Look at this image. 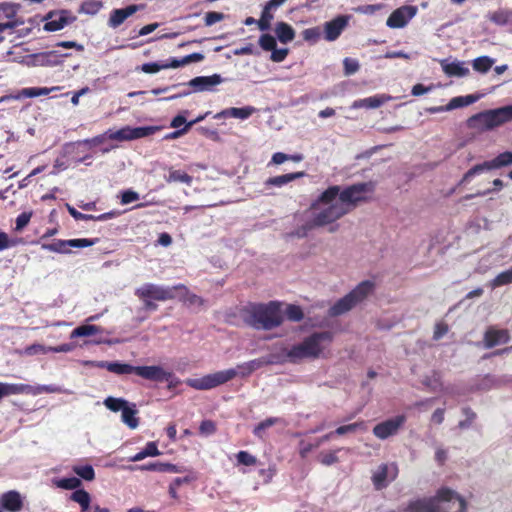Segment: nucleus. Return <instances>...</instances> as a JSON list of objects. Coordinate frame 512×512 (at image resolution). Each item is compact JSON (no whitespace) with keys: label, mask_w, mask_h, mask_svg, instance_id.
I'll return each mask as SVG.
<instances>
[{"label":"nucleus","mask_w":512,"mask_h":512,"mask_svg":"<svg viewBox=\"0 0 512 512\" xmlns=\"http://www.w3.org/2000/svg\"><path fill=\"white\" fill-rule=\"evenodd\" d=\"M333 340L331 331L314 332L305 337L302 342L292 345L290 348H283L277 353L280 364H299L306 359H317L324 351L323 342L330 343Z\"/></svg>","instance_id":"1"},{"label":"nucleus","mask_w":512,"mask_h":512,"mask_svg":"<svg viewBox=\"0 0 512 512\" xmlns=\"http://www.w3.org/2000/svg\"><path fill=\"white\" fill-rule=\"evenodd\" d=\"M240 314L245 324L258 330L274 329L284 320L281 303L278 301L250 303L241 309Z\"/></svg>","instance_id":"2"},{"label":"nucleus","mask_w":512,"mask_h":512,"mask_svg":"<svg viewBox=\"0 0 512 512\" xmlns=\"http://www.w3.org/2000/svg\"><path fill=\"white\" fill-rule=\"evenodd\" d=\"M339 186L328 187L312 203L311 209L319 210L312 219L313 226L322 227L335 222L347 213L349 209L344 207L338 198Z\"/></svg>","instance_id":"3"},{"label":"nucleus","mask_w":512,"mask_h":512,"mask_svg":"<svg viewBox=\"0 0 512 512\" xmlns=\"http://www.w3.org/2000/svg\"><path fill=\"white\" fill-rule=\"evenodd\" d=\"M248 363L245 362L237 366V370L234 368L218 371L212 374L205 375L201 378H189L185 382L191 388L196 390H209L225 384L234 379L238 374L241 377H247L253 372L248 369Z\"/></svg>","instance_id":"4"},{"label":"nucleus","mask_w":512,"mask_h":512,"mask_svg":"<svg viewBox=\"0 0 512 512\" xmlns=\"http://www.w3.org/2000/svg\"><path fill=\"white\" fill-rule=\"evenodd\" d=\"M151 133L150 127H135L130 126L123 127L117 131H109L105 134L97 135L93 138L79 140L76 142L77 146H83L86 149H92L93 147L99 146L108 138L110 140L117 141H129L139 139L148 136Z\"/></svg>","instance_id":"5"},{"label":"nucleus","mask_w":512,"mask_h":512,"mask_svg":"<svg viewBox=\"0 0 512 512\" xmlns=\"http://www.w3.org/2000/svg\"><path fill=\"white\" fill-rule=\"evenodd\" d=\"M374 288L375 284L370 280L360 282L352 291L329 308L328 315L330 317H336L350 311L371 294Z\"/></svg>","instance_id":"6"},{"label":"nucleus","mask_w":512,"mask_h":512,"mask_svg":"<svg viewBox=\"0 0 512 512\" xmlns=\"http://www.w3.org/2000/svg\"><path fill=\"white\" fill-rule=\"evenodd\" d=\"M512 120V105L488 110L471 116L467 120L469 128L488 130Z\"/></svg>","instance_id":"7"},{"label":"nucleus","mask_w":512,"mask_h":512,"mask_svg":"<svg viewBox=\"0 0 512 512\" xmlns=\"http://www.w3.org/2000/svg\"><path fill=\"white\" fill-rule=\"evenodd\" d=\"M374 186L372 183H356L341 190L339 188L338 199L344 207L349 209V212L357 206L358 203L366 202L368 197L367 193L372 192Z\"/></svg>","instance_id":"8"},{"label":"nucleus","mask_w":512,"mask_h":512,"mask_svg":"<svg viewBox=\"0 0 512 512\" xmlns=\"http://www.w3.org/2000/svg\"><path fill=\"white\" fill-rule=\"evenodd\" d=\"M512 164V151L500 153L494 159L477 164L470 168L462 177L459 184L468 182L472 177L484 171L499 169Z\"/></svg>","instance_id":"9"},{"label":"nucleus","mask_w":512,"mask_h":512,"mask_svg":"<svg viewBox=\"0 0 512 512\" xmlns=\"http://www.w3.org/2000/svg\"><path fill=\"white\" fill-rule=\"evenodd\" d=\"M166 299H178L188 307H200L204 300L193 293H190L185 285L179 284L173 287H162V301Z\"/></svg>","instance_id":"10"},{"label":"nucleus","mask_w":512,"mask_h":512,"mask_svg":"<svg viewBox=\"0 0 512 512\" xmlns=\"http://www.w3.org/2000/svg\"><path fill=\"white\" fill-rule=\"evenodd\" d=\"M98 242V239H69V240H56L49 244H42V249L56 253H69L70 248H85L92 246Z\"/></svg>","instance_id":"11"},{"label":"nucleus","mask_w":512,"mask_h":512,"mask_svg":"<svg viewBox=\"0 0 512 512\" xmlns=\"http://www.w3.org/2000/svg\"><path fill=\"white\" fill-rule=\"evenodd\" d=\"M405 422V415H397L394 418L387 419L375 425L373 428V434L378 439H387L388 437L397 434V432L405 424Z\"/></svg>","instance_id":"12"},{"label":"nucleus","mask_w":512,"mask_h":512,"mask_svg":"<svg viewBox=\"0 0 512 512\" xmlns=\"http://www.w3.org/2000/svg\"><path fill=\"white\" fill-rule=\"evenodd\" d=\"M76 16L70 10L52 11L47 15L44 30L54 32L63 29L66 25L76 21Z\"/></svg>","instance_id":"13"},{"label":"nucleus","mask_w":512,"mask_h":512,"mask_svg":"<svg viewBox=\"0 0 512 512\" xmlns=\"http://www.w3.org/2000/svg\"><path fill=\"white\" fill-rule=\"evenodd\" d=\"M223 82L222 77L219 74H213L210 76H197L191 79L186 85L190 87V90L183 91L182 95H188L191 92H203L212 91L215 86Z\"/></svg>","instance_id":"14"},{"label":"nucleus","mask_w":512,"mask_h":512,"mask_svg":"<svg viewBox=\"0 0 512 512\" xmlns=\"http://www.w3.org/2000/svg\"><path fill=\"white\" fill-rule=\"evenodd\" d=\"M416 12L415 6H402L390 14L386 24L390 28H402L415 16Z\"/></svg>","instance_id":"15"},{"label":"nucleus","mask_w":512,"mask_h":512,"mask_svg":"<svg viewBox=\"0 0 512 512\" xmlns=\"http://www.w3.org/2000/svg\"><path fill=\"white\" fill-rule=\"evenodd\" d=\"M510 341V333L507 329H496L489 327L484 333L483 343L485 348L490 349Z\"/></svg>","instance_id":"16"},{"label":"nucleus","mask_w":512,"mask_h":512,"mask_svg":"<svg viewBox=\"0 0 512 512\" xmlns=\"http://www.w3.org/2000/svg\"><path fill=\"white\" fill-rule=\"evenodd\" d=\"M0 506L8 512H19L24 506L23 497L16 490H9L0 496Z\"/></svg>","instance_id":"17"},{"label":"nucleus","mask_w":512,"mask_h":512,"mask_svg":"<svg viewBox=\"0 0 512 512\" xmlns=\"http://www.w3.org/2000/svg\"><path fill=\"white\" fill-rule=\"evenodd\" d=\"M403 512H443L436 498H422L410 501Z\"/></svg>","instance_id":"18"},{"label":"nucleus","mask_w":512,"mask_h":512,"mask_svg":"<svg viewBox=\"0 0 512 512\" xmlns=\"http://www.w3.org/2000/svg\"><path fill=\"white\" fill-rule=\"evenodd\" d=\"M348 24L346 16H338L335 19L326 22L324 25L325 39L327 41H335Z\"/></svg>","instance_id":"19"},{"label":"nucleus","mask_w":512,"mask_h":512,"mask_svg":"<svg viewBox=\"0 0 512 512\" xmlns=\"http://www.w3.org/2000/svg\"><path fill=\"white\" fill-rule=\"evenodd\" d=\"M138 297L144 302L147 309L155 310L157 304L154 301L160 300V289L154 285H144L136 291Z\"/></svg>","instance_id":"20"},{"label":"nucleus","mask_w":512,"mask_h":512,"mask_svg":"<svg viewBox=\"0 0 512 512\" xmlns=\"http://www.w3.org/2000/svg\"><path fill=\"white\" fill-rule=\"evenodd\" d=\"M392 100V97L387 94H377L374 96H370L363 99L355 100L351 108L352 109H359V108H367V109H375L383 104L387 103L388 101Z\"/></svg>","instance_id":"21"},{"label":"nucleus","mask_w":512,"mask_h":512,"mask_svg":"<svg viewBox=\"0 0 512 512\" xmlns=\"http://www.w3.org/2000/svg\"><path fill=\"white\" fill-rule=\"evenodd\" d=\"M67 210L69 212V214L77 221H106L108 219H112L116 216H118V212L117 211H110V212H106V213H103V214H100V215H92V214H84V213H81L79 212L78 210H76L74 207L70 206L69 204H67Z\"/></svg>","instance_id":"22"},{"label":"nucleus","mask_w":512,"mask_h":512,"mask_svg":"<svg viewBox=\"0 0 512 512\" xmlns=\"http://www.w3.org/2000/svg\"><path fill=\"white\" fill-rule=\"evenodd\" d=\"M203 59L204 55L202 53H192L182 58L170 57L164 63H162V69L178 68L190 63L200 62Z\"/></svg>","instance_id":"23"},{"label":"nucleus","mask_w":512,"mask_h":512,"mask_svg":"<svg viewBox=\"0 0 512 512\" xmlns=\"http://www.w3.org/2000/svg\"><path fill=\"white\" fill-rule=\"evenodd\" d=\"M137 11L136 5H129L125 8L114 9L109 18V25L112 27H118L121 25L128 17L133 15Z\"/></svg>","instance_id":"24"},{"label":"nucleus","mask_w":512,"mask_h":512,"mask_svg":"<svg viewBox=\"0 0 512 512\" xmlns=\"http://www.w3.org/2000/svg\"><path fill=\"white\" fill-rule=\"evenodd\" d=\"M437 503L439 504L440 501H451L453 498H456L459 502V511L458 512H466L467 511V503L465 499L456 494L453 490L449 488H441L437 491L436 496Z\"/></svg>","instance_id":"25"},{"label":"nucleus","mask_w":512,"mask_h":512,"mask_svg":"<svg viewBox=\"0 0 512 512\" xmlns=\"http://www.w3.org/2000/svg\"><path fill=\"white\" fill-rule=\"evenodd\" d=\"M304 176H305V172L300 171V172L287 173V174H283V175H279V176H275V177H270L265 181V186L266 187H272V186L282 187V186H284L296 179L302 178Z\"/></svg>","instance_id":"26"},{"label":"nucleus","mask_w":512,"mask_h":512,"mask_svg":"<svg viewBox=\"0 0 512 512\" xmlns=\"http://www.w3.org/2000/svg\"><path fill=\"white\" fill-rule=\"evenodd\" d=\"M275 33L278 40L284 44L293 41L295 38V31L292 26L283 21L276 24Z\"/></svg>","instance_id":"27"},{"label":"nucleus","mask_w":512,"mask_h":512,"mask_svg":"<svg viewBox=\"0 0 512 512\" xmlns=\"http://www.w3.org/2000/svg\"><path fill=\"white\" fill-rule=\"evenodd\" d=\"M98 367L106 368L109 372L115 373L117 375H126V374H132L134 366L127 364V363H121L118 361L115 362H100L98 364Z\"/></svg>","instance_id":"28"},{"label":"nucleus","mask_w":512,"mask_h":512,"mask_svg":"<svg viewBox=\"0 0 512 512\" xmlns=\"http://www.w3.org/2000/svg\"><path fill=\"white\" fill-rule=\"evenodd\" d=\"M161 379L162 383H167V390L170 393L168 398H171L182 391L179 388L180 386H182V382L174 374L162 370Z\"/></svg>","instance_id":"29"},{"label":"nucleus","mask_w":512,"mask_h":512,"mask_svg":"<svg viewBox=\"0 0 512 512\" xmlns=\"http://www.w3.org/2000/svg\"><path fill=\"white\" fill-rule=\"evenodd\" d=\"M255 112V108L251 106L242 107V108H229L227 110L218 113L215 118H220L221 116H230L239 119H247Z\"/></svg>","instance_id":"30"},{"label":"nucleus","mask_w":512,"mask_h":512,"mask_svg":"<svg viewBox=\"0 0 512 512\" xmlns=\"http://www.w3.org/2000/svg\"><path fill=\"white\" fill-rule=\"evenodd\" d=\"M488 18L496 25H506L509 22H512V10L507 8H500L494 12H491Z\"/></svg>","instance_id":"31"},{"label":"nucleus","mask_w":512,"mask_h":512,"mask_svg":"<svg viewBox=\"0 0 512 512\" xmlns=\"http://www.w3.org/2000/svg\"><path fill=\"white\" fill-rule=\"evenodd\" d=\"M442 69L450 77H464L469 74V69L460 62L442 63Z\"/></svg>","instance_id":"32"},{"label":"nucleus","mask_w":512,"mask_h":512,"mask_svg":"<svg viewBox=\"0 0 512 512\" xmlns=\"http://www.w3.org/2000/svg\"><path fill=\"white\" fill-rule=\"evenodd\" d=\"M166 180L169 183H181L190 186L193 178L183 170H174L170 168L169 174L166 176Z\"/></svg>","instance_id":"33"},{"label":"nucleus","mask_w":512,"mask_h":512,"mask_svg":"<svg viewBox=\"0 0 512 512\" xmlns=\"http://www.w3.org/2000/svg\"><path fill=\"white\" fill-rule=\"evenodd\" d=\"M133 373L148 380H157L160 378V367L134 366Z\"/></svg>","instance_id":"34"},{"label":"nucleus","mask_w":512,"mask_h":512,"mask_svg":"<svg viewBox=\"0 0 512 512\" xmlns=\"http://www.w3.org/2000/svg\"><path fill=\"white\" fill-rule=\"evenodd\" d=\"M248 369L252 372L260 369L261 367L265 365H272V364H280L281 360H279L277 353L270 354L267 358H258L253 359L251 361H248Z\"/></svg>","instance_id":"35"},{"label":"nucleus","mask_w":512,"mask_h":512,"mask_svg":"<svg viewBox=\"0 0 512 512\" xmlns=\"http://www.w3.org/2000/svg\"><path fill=\"white\" fill-rule=\"evenodd\" d=\"M101 331L102 328L97 325H80L71 332L70 337L73 339L76 337L92 336L100 333Z\"/></svg>","instance_id":"36"},{"label":"nucleus","mask_w":512,"mask_h":512,"mask_svg":"<svg viewBox=\"0 0 512 512\" xmlns=\"http://www.w3.org/2000/svg\"><path fill=\"white\" fill-rule=\"evenodd\" d=\"M158 454H159V452H158V448H157V443L149 442V443H147V445L145 446L144 449H142L140 452L136 453L134 456L129 457V461H133V462L141 461L146 457L156 456Z\"/></svg>","instance_id":"37"},{"label":"nucleus","mask_w":512,"mask_h":512,"mask_svg":"<svg viewBox=\"0 0 512 512\" xmlns=\"http://www.w3.org/2000/svg\"><path fill=\"white\" fill-rule=\"evenodd\" d=\"M70 499L78 503L81 506V508H84V510L90 509L91 497L90 494L84 489L75 490L71 494Z\"/></svg>","instance_id":"38"},{"label":"nucleus","mask_w":512,"mask_h":512,"mask_svg":"<svg viewBox=\"0 0 512 512\" xmlns=\"http://www.w3.org/2000/svg\"><path fill=\"white\" fill-rule=\"evenodd\" d=\"M136 413V409L130 407L129 405H127L122 410V421L131 429H135L139 424L138 418L136 417Z\"/></svg>","instance_id":"39"},{"label":"nucleus","mask_w":512,"mask_h":512,"mask_svg":"<svg viewBox=\"0 0 512 512\" xmlns=\"http://www.w3.org/2000/svg\"><path fill=\"white\" fill-rule=\"evenodd\" d=\"M494 59L488 56H480L473 60L472 67L475 71L480 73H487L493 66Z\"/></svg>","instance_id":"40"},{"label":"nucleus","mask_w":512,"mask_h":512,"mask_svg":"<svg viewBox=\"0 0 512 512\" xmlns=\"http://www.w3.org/2000/svg\"><path fill=\"white\" fill-rule=\"evenodd\" d=\"M35 60L43 66H55L60 63L56 51H50L35 55Z\"/></svg>","instance_id":"41"},{"label":"nucleus","mask_w":512,"mask_h":512,"mask_svg":"<svg viewBox=\"0 0 512 512\" xmlns=\"http://www.w3.org/2000/svg\"><path fill=\"white\" fill-rule=\"evenodd\" d=\"M367 429L365 421H358L348 425H342L336 428L335 434L338 436L345 435L347 433H354L357 430L365 431Z\"/></svg>","instance_id":"42"},{"label":"nucleus","mask_w":512,"mask_h":512,"mask_svg":"<svg viewBox=\"0 0 512 512\" xmlns=\"http://www.w3.org/2000/svg\"><path fill=\"white\" fill-rule=\"evenodd\" d=\"M102 7L103 3L101 1H84L80 5L78 12L80 14L96 15Z\"/></svg>","instance_id":"43"},{"label":"nucleus","mask_w":512,"mask_h":512,"mask_svg":"<svg viewBox=\"0 0 512 512\" xmlns=\"http://www.w3.org/2000/svg\"><path fill=\"white\" fill-rule=\"evenodd\" d=\"M72 470L80 478L86 481H92L95 479V471L92 465H75L73 466Z\"/></svg>","instance_id":"44"},{"label":"nucleus","mask_w":512,"mask_h":512,"mask_svg":"<svg viewBox=\"0 0 512 512\" xmlns=\"http://www.w3.org/2000/svg\"><path fill=\"white\" fill-rule=\"evenodd\" d=\"M460 107H465L463 96L454 97L449 101V103L446 106L433 107L428 109V111L431 113H438L442 111H450Z\"/></svg>","instance_id":"45"},{"label":"nucleus","mask_w":512,"mask_h":512,"mask_svg":"<svg viewBox=\"0 0 512 512\" xmlns=\"http://www.w3.org/2000/svg\"><path fill=\"white\" fill-rule=\"evenodd\" d=\"M512 283V268L499 273L490 283L491 288L508 285Z\"/></svg>","instance_id":"46"},{"label":"nucleus","mask_w":512,"mask_h":512,"mask_svg":"<svg viewBox=\"0 0 512 512\" xmlns=\"http://www.w3.org/2000/svg\"><path fill=\"white\" fill-rule=\"evenodd\" d=\"M82 485V482L77 477L62 478L56 481V486L65 490H77Z\"/></svg>","instance_id":"47"},{"label":"nucleus","mask_w":512,"mask_h":512,"mask_svg":"<svg viewBox=\"0 0 512 512\" xmlns=\"http://www.w3.org/2000/svg\"><path fill=\"white\" fill-rule=\"evenodd\" d=\"M387 475L388 466L386 464H382L372 477L373 483L376 486V488L380 489L386 486Z\"/></svg>","instance_id":"48"},{"label":"nucleus","mask_w":512,"mask_h":512,"mask_svg":"<svg viewBox=\"0 0 512 512\" xmlns=\"http://www.w3.org/2000/svg\"><path fill=\"white\" fill-rule=\"evenodd\" d=\"M285 315L288 318V320L293 322H299L304 318V313L301 307L294 304H289L286 307Z\"/></svg>","instance_id":"49"},{"label":"nucleus","mask_w":512,"mask_h":512,"mask_svg":"<svg viewBox=\"0 0 512 512\" xmlns=\"http://www.w3.org/2000/svg\"><path fill=\"white\" fill-rule=\"evenodd\" d=\"M104 405L113 412H122V410L128 405V402L122 398L108 397L104 400Z\"/></svg>","instance_id":"50"},{"label":"nucleus","mask_w":512,"mask_h":512,"mask_svg":"<svg viewBox=\"0 0 512 512\" xmlns=\"http://www.w3.org/2000/svg\"><path fill=\"white\" fill-rule=\"evenodd\" d=\"M272 9H267V6L265 5L263 8V11L261 13L260 19L257 21L258 28L261 31H266L271 26V21L273 20L274 16L271 13Z\"/></svg>","instance_id":"51"},{"label":"nucleus","mask_w":512,"mask_h":512,"mask_svg":"<svg viewBox=\"0 0 512 512\" xmlns=\"http://www.w3.org/2000/svg\"><path fill=\"white\" fill-rule=\"evenodd\" d=\"M60 88L59 87H51V88H38V87H31V88H25L23 89L22 91V94L26 97H38V96H42V95H48L49 93H51L52 91H56V90H59Z\"/></svg>","instance_id":"52"},{"label":"nucleus","mask_w":512,"mask_h":512,"mask_svg":"<svg viewBox=\"0 0 512 512\" xmlns=\"http://www.w3.org/2000/svg\"><path fill=\"white\" fill-rule=\"evenodd\" d=\"M279 422V418L269 417L258 423L253 429V434L256 437L262 438L264 431Z\"/></svg>","instance_id":"53"},{"label":"nucleus","mask_w":512,"mask_h":512,"mask_svg":"<svg viewBox=\"0 0 512 512\" xmlns=\"http://www.w3.org/2000/svg\"><path fill=\"white\" fill-rule=\"evenodd\" d=\"M23 391V386L18 384H8L0 382V399Z\"/></svg>","instance_id":"54"},{"label":"nucleus","mask_w":512,"mask_h":512,"mask_svg":"<svg viewBox=\"0 0 512 512\" xmlns=\"http://www.w3.org/2000/svg\"><path fill=\"white\" fill-rule=\"evenodd\" d=\"M236 460L238 464L244 466H255L258 462L257 458L247 451H239L236 454Z\"/></svg>","instance_id":"55"},{"label":"nucleus","mask_w":512,"mask_h":512,"mask_svg":"<svg viewBox=\"0 0 512 512\" xmlns=\"http://www.w3.org/2000/svg\"><path fill=\"white\" fill-rule=\"evenodd\" d=\"M259 45L263 50L271 52L277 47L276 39L270 34L261 35Z\"/></svg>","instance_id":"56"},{"label":"nucleus","mask_w":512,"mask_h":512,"mask_svg":"<svg viewBox=\"0 0 512 512\" xmlns=\"http://www.w3.org/2000/svg\"><path fill=\"white\" fill-rule=\"evenodd\" d=\"M340 450L341 449L329 451V452H322L319 455V460H320L321 464H323L325 466H330V465L337 463L339 461L337 452Z\"/></svg>","instance_id":"57"},{"label":"nucleus","mask_w":512,"mask_h":512,"mask_svg":"<svg viewBox=\"0 0 512 512\" xmlns=\"http://www.w3.org/2000/svg\"><path fill=\"white\" fill-rule=\"evenodd\" d=\"M321 35L318 27L308 28L302 32L303 39L309 42H316L319 40Z\"/></svg>","instance_id":"58"},{"label":"nucleus","mask_w":512,"mask_h":512,"mask_svg":"<svg viewBox=\"0 0 512 512\" xmlns=\"http://www.w3.org/2000/svg\"><path fill=\"white\" fill-rule=\"evenodd\" d=\"M199 432L204 435H212L216 432V424L212 420H203L199 426Z\"/></svg>","instance_id":"59"},{"label":"nucleus","mask_w":512,"mask_h":512,"mask_svg":"<svg viewBox=\"0 0 512 512\" xmlns=\"http://www.w3.org/2000/svg\"><path fill=\"white\" fill-rule=\"evenodd\" d=\"M31 216H32V213L31 212H23L21 214H19L16 218V226H15V230L16 231H21L23 228H25L30 219H31Z\"/></svg>","instance_id":"60"},{"label":"nucleus","mask_w":512,"mask_h":512,"mask_svg":"<svg viewBox=\"0 0 512 512\" xmlns=\"http://www.w3.org/2000/svg\"><path fill=\"white\" fill-rule=\"evenodd\" d=\"M224 18V15L220 12H216V11H210V12H207L206 15H205V24L207 26H211L217 22H220L221 20H223Z\"/></svg>","instance_id":"61"},{"label":"nucleus","mask_w":512,"mask_h":512,"mask_svg":"<svg viewBox=\"0 0 512 512\" xmlns=\"http://www.w3.org/2000/svg\"><path fill=\"white\" fill-rule=\"evenodd\" d=\"M16 244V240L10 239L6 232L0 231V251L13 247Z\"/></svg>","instance_id":"62"},{"label":"nucleus","mask_w":512,"mask_h":512,"mask_svg":"<svg viewBox=\"0 0 512 512\" xmlns=\"http://www.w3.org/2000/svg\"><path fill=\"white\" fill-rule=\"evenodd\" d=\"M448 332V325L445 322H438L435 324L433 339L439 340Z\"/></svg>","instance_id":"63"},{"label":"nucleus","mask_w":512,"mask_h":512,"mask_svg":"<svg viewBox=\"0 0 512 512\" xmlns=\"http://www.w3.org/2000/svg\"><path fill=\"white\" fill-rule=\"evenodd\" d=\"M345 73L347 75L354 74L359 69V64L356 60L345 58L343 61Z\"/></svg>","instance_id":"64"}]
</instances>
